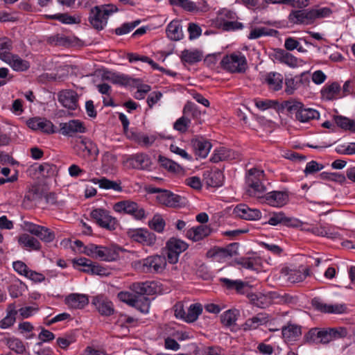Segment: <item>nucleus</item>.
<instances>
[{
	"label": "nucleus",
	"mask_w": 355,
	"mask_h": 355,
	"mask_svg": "<svg viewBox=\"0 0 355 355\" xmlns=\"http://www.w3.org/2000/svg\"><path fill=\"white\" fill-rule=\"evenodd\" d=\"M191 145L196 155L200 158H205L211 148V143L203 138H196L191 139Z\"/></svg>",
	"instance_id": "nucleus-26"
},
{
	"label": "nucleus",
	"mask_w": 355,
	"mask_h": 355,
	"mask_svg": "<svg viewBox=\"0 0 355 355\" xmlns=\"http://www.w3.org/2000/svg\"><path fill=\"white\" fill-rule=\"evenodd\" d=\"M58 98L62 105L69 110H75L78 107V95L73 90L65 89L60 92Z\"/></svg>",
	"instance_id": "nucleus-19"
},
{
	"label": "nucleus",
	"mask_w": 355,
	"mask_h": 355,
	"mask_svg": "<svg viewBox=\"0 0 355 355\" xmlns=\"http://www.w3.org/2000/svg\"><path fill=\"white\" fill-rule=\"evenodd\" d=\"M12 41L8 37L0 38V59L2 60V56L4 54H11L10 51L12 49Z\"/></svg>",
	"instance_id": "nucleus-64"
},
{
	"label": "nucleus",
	"mask_w": 355,
	"mask_h": 355,
	"mask_svg": "<svg viewBox=\"0 0 355 355\" xmlns=\"http://www.w3.org/2000/svg\"><path fill=\"white\" fill-rule=\"evenodd\" d=\"M90 181L95 184H98L99 187L103 189H111L116 192L123 191L120 180L113 181L103 177L101 178H93Z\"/></svg>",
	"instance_id": "nucleus-33"
},
{
	"label": "nucleus",
	"mask_w": 355,
	"mask_h": 355,
	"mask_svg": "<svg viewBox=\"0 0 355 355\" xmlns=\"http://www.w3.org/2000/svg\"><path fill=\"white\" fill-rule=\"evenodd\" d=\"M23 229L31 234L35 235L44 243H51L55 238V232L51 229L31 222L24 221Z\"/></svg>",
	"instance_id": "nucleus-4"
},
{
	"label": "nucleus",
	"mask_w": 355,
	"mask_h": 355,
	"mask_svg": "<svg viewBox=\"0 0 355 355\" xmlns=\"http://www.w3.org/2000/svg\"><path fill=\"white\" fill-rule=\"evenodd\" d=\"M322 344H328L330 342L345 338L347 335V330L345 327H326L322 328Z\"/></svg>",
	"instance_id": "nucleus-18"
},
{
	"label": "nucleus",
	"mask_w": 355,
	"mask_h": 355,
	"mask_svg": "<svg viewBox=\"0 0 355 355\" xmlns=\"http://www.w3.org/2000/svg\"><path fill=\"white\" fill-rule=\"evenodd\" d=\"M334 121L336 125L342 129L355 132V119H350L343 116H336Z\"/></svg>",
	"instance_id": "nucleus-49"
},
{
	"label": "nucleus",
	"mask_w": 355,
	"mask_h": 355,
	"mask_svg": "<svg viewBox=\"0 0 355 355\" xmlns=\"http://www.w3.org/2000/svg\"><path fill=\"white\" fill-rule=\"evenodd\" d=\"M191 124V119H187L182 114L181 117L176 120L173 123V128L180 133H185Z\"/></svg>",
	"instance_id": "nucleus-58"
},
{
	"label": "nucleus",
	"mask_w": 355,
	"mask_h": 355,
	"mask_svg": "<svg viewBox=\"0 0 355 355\" xmlns=\"http://www.w3.org/2000/svg\"><path fill=\"white\" fill-rule=\"evenodd\" d=\"M2 57V60L15 71H26L31 67L30 62L28 60L21 58L17 54H4Z\"/></svg>",
	"instance_id": "nucleus-16"
},
{
	"label": "nucleus",
	"mask_w": 355,
	"mask_h": 355,
	"mask_svg": "<svg viewBox=\"0 0 355 355\" xmlns=\"http://www.w3.org/2000/svg\"><path fill=\"white\" fill-rule=\"evenodd\" d=\"M311 305L317 311L324 313L341 314L346 313L347 310L345 304H326L318 297L311 300Z\"/></svg>",
	"instance_id": "nucleus-14"
},
{
	"label": "nucleus",
	"mask_w": 355,
	"mask_h": 355,
	"mask_svg": "<svg viewBox=\"0 0 355 355\" xmlns=\"http://www.w3.org/2000/svg\"><path fill=\"white\" fill-rule=\"evenodd\" d=\"M202 311V306L200 304H192L187 311L186 322H193Z\"/></svg>",
	"instance_id": "nucleus-50"
},
{
	"label": "nucleus",
	"mask_w": 355,
	"mask_h": 355,
	"mask_svg": "<svg viewBox=\"0 0 355 355\" xmlns=\"http://www.w3.org/2000/svg\"><path fill=\"white\" fill-rule=\"evenodd\" d=\"M234 214L236 216L248 220H259L261 217V213L257 209H251L244 204L237 205L234 209Z\"/></svg>",
	"instance_id": "nucleus-21"
},
{
	"label": "nucleus",
	"mask_w": 355,
	"mask_h": 355,
	"mask_svg": "<svg viewBox=\"0 0 355 355\" xmlns=\"http://www.w3.org/2000/svg\"><path fill=\"white\" fill-rule=\"evenodd\" d=\"M150 306V300L147 296H136L132 307L142 313H148Z\"/></svg>",
	"instance_id": "nucleus-46"
},
{
	"label": "nucleus",
	"mask_w": 355,
	"mask_h": 355,
	"mask_svg": "<svg viewBox=\"0 0 355 355\" xmlns=\"http://www.w3.org/2000/svg\"><path fill=\"white\" fill-rule=\"evenodd\" d=\"M298 223L297 220L286 216L282 211L272 213L268 221V223L271 225L282 224L288 227H297Z\"/></svg>",
	"instance_id": "nucleus-29"
},
{
	"label": "nucleus",
	"mask_w": 355,
	"mask_h": 355,
	"mask_svg": "<svg viewBox=\"0 0 355 355\" xmlns=\"http://www.w3.org/2000/svg\"><path fill=\"white\" fill-rule=\"evenodd\" d=\"M282 333L285 342L291 343L300 338L302 335V329L299 325L288 324L282 328Z\"/></svg>",
	"instance_id": "nucleus-30"
},
{
	"label": "nucleus",
	"mask_w": 355,
	"mask_h": 355,
	"mask_svg": "<svg viewBox=\"0 0 355 355\" xmlns=\"http://www.w3.org/2000/svg\"><path fill=\"white\" fill-rule=\"evenodd\" d=\"M102 78L120 85H126L130 83V78L127 76L110 71H105L102 75Z\"/></svg>",
	"instance_id": "nucleus-35"
},
{
	"label": "nucleus",
	"mask_w": 355,
	"mask_h": 355,
	"mask_svg": "<svg viewBox=\"0 0 355 355\" xmlns=\"http://www.w3.org/2000/svg\"><path fill=\"white\" fill-rule=\"evenodd\" d=\"M302 38H295L293 37H288L284 41V48L289 51L297 50L300 53H305L306 50L300 44V40Z\"/></svg>",
	"instance_id": "nucleus-48"
},
{
	"label": "nucleus",
	"mask_w": 355,
	"mask_h": 355,
	"mask_svg": "<svg viewBox=\"0 0 355 355\" xmlns=\"http://www.w3.org/2000/svg\"><path fill=\"white\" fill-rule=\"evenodd\" d=\"M264 172L256 168H251L246 175L245 182L248 186V193L250 196L260 198L266 191L263 185Z\"/></svg>",
	"instance_id": "nucleus-1"
},
{
	"label": "nucleus",
	"mask_w": 355,
	"mask_h": 355,
	"mask_svg": "<svg viewBox=\"0 0 355 355\" xmlns=\"http://www.w3.org/2000/svg\"><path fill=\"white\" fill-rule=\"evenodd\" d=\"M149 193H158L157 196V201L167 207H176L182 204L183 198L180 196L174 194L169 191L153 187L149 189Z\"/></svg>",
	"instance_id": "nucleus-6"
},
{
	"label": "nucleus",
	"mask_w": 355,
	"mask_h": 355,
	"mask_svg": "<svg viewBox=\"0 0 355 355\" xmlns=\"http://www.w3.org/2000/svg\"><path fill=\"white\" fill-rule=\"evenodd\" d=\"M137 207V203L129 200L119 201L113 205L114 211L125 214H129L132 209Z\"/></svg>",
	"instance_id": "nucleus-41"
},
{
	"label": "nucleus",
	"mask_w": 355,
	"mask_h": 355,
	"mask_svg": "<svg viewBox=\"0 0 355 355\" xmlns=\"http://www.w3.org/2000/svg\"><path fill=\"white\" fill-rule=\"evenodd\" d=\"M265 82L270 89L279 91L282 87L283 76L279 73L270 72L266 75Z\"/></svg>",
	"instance_id": "nucleus-38"
},
{
	"label": "nucleus",
	"mask_w": 355,
	"mask_h": 355,
	"mask_svg": "<svg viewBox=\"0 0 355 355\" xmlns=\"http://www.w3.org/2000/svg\"><path fill=\"white\" fill-rule=\"evenodd\" d=\"M237 312L236 310L230 309L223 313L220 315L221 323L227 327L234 325L237 320Z\"/></svg>",
	"instance_id": "nucleus-51"
},
{
	"label": "nucleus",
	"mask_w": 355,
	"mask_h": 355,
	"mask_svg": "<svg viewBox=\"0 0 355 355\" xmlns=\"http://www.w3.org/2000/svg\"><path fill=\"white\" fill-rule=\"evenodd\" d=\"M220 281L227 289H235L239 293H244L243 290L248 285L241 280H232L227 278H220Z\"/></svg>",
	"instance_id": "nucleus-44"
},
{
	"label": "nucleus",
	"mask_w": 355,
	"mask_h": 355,
	"mask_svg": "<svg viewBox=\"0 0 355 355\" xmlns=\"http://www.w3.org/2000/svg\"><path fill=\"white\" fill-rule=\"evenodd\" d=\"M301 230L311 232L318 236L327 237L331 239H339L340 234L335 231V227L329 224H320L319 226H309L306 223H301Z\"/></svg>",
	"instance_id": "nucleus-5"
},
{
	"label": "nucleus",
	"mask_w": 355,
	"mask_h": 355,
	"mask_svg": "<svg viewBox=\"0 0 355 355\" xmlns=\"http://www.w3.org/2000/svg\"><path fill=\"white\" fill-rule=\"evenodd\" d=\"M86 128L84 123L78 119L70 120L60 124V132L62 135L72 137L76 133H84Z\"/></svg>",
	"instance_id": "nucleus-17"
},
{
	"label": "nucleus",
	"mask_w": 355,
	"mask_h": 355,
	"mask_svg": "<svg viewBox=\"0 0 355 355\" xmlns=\"http://www.w3.org/2000/svg\"><path fill=\"white\" fill-rule=\"evenodd\" d=\"M28 126L33 130H40L46 133H53V124L50 121L40 119L33 118L29 119L27 122Z\"/></svg>",
	"instance_id": "nucleus-27"
},
{
	"label": "nucleus",
	"mask_w": 355,
	"mask_h": 355,
	"mask_svg": "<svg viewBox=\"0 0 355 355\" xmlns=\"http://www.w3.org/2000/svg\"><path fill=\"white\" fill-rule=\"evenodd\" d=\"M73 149L76 154L82 158H87L92 155H97L98 153L96 145L86 137H80L76 139Z\"/></svg>",
	"instance_id": "nucleus-7"
},
{
	"label": "nucleus",
	"mask_w": 355,
	"mask_h": 355,
	"mask_svg": "<svg viewBox=\"0 0 355 355\" xmlns=\"http://www.w3.org/2000/svg\"><path fill=\"white\" fill-rule=\"evenodd\" d=\"M144 271L148 272H161L166 266V259L162 255H153L142 260Z\"/></svg>",
	"instance_id": "nucleus-11"
},
{
	"label": "nucleus",
	"mask_w": 355,
	"mask_h": 355,
	"mask_svg": "<svg viewBox=\"0 0 355 355\" xmlns=\"http://www.w3.org/2000/svg\"><path fill=\"white\" fill-rule=\"evenodd\" d=\"M18 242L22 248L30 251H38L42 248V245L38 239L28 234L20 235L18 238Z\"/></svg>",
	"instance_id": "nucleus-32"
},
{
	"label": "nucleus",
	"mask_w": 355,
	"mask_h": 355,
	"mask_svg": "<svg viewBox=\"0 0 355 355\" xmlns=\"http://www.w3.org/2000/svg\"><path fill=\"white\" fill-rule=\"evenodd\" d=\"M6 343L8 348L17 354H22L25 351L26 348L22 341L16 338H6Z\"/></svg>",
	"instance_id": "nucleus-53"
},
{
	"label": "nucleus",
	"mask_w": 355,
	"mask_h": 355,
	"mask_svg": "<svg viewBox=\"0 0 355 355\" xmlns=\"http://www.w3.org/2000/svg\"><path fill=\"white\" fill-rule=\"evenodd\" d=\"M263 201L270 206L281 207L286 205L289 200L288 191H272L262 195L260 198Z\"/></svg>",
	"instance_id": "nucleus-13"
},
{
	"label": "nucleus",
	"mask_w": 355,
	"mask_h": 355,
	"mask_svg": "<svg viewBox=\"0 0 355 355\" xmlns=\"http://www.w3.org/2000/svg\"><path fill=\"white\" fill-rule=\"evenodd\" d=\"M116 10V8H114L113 6L110 5L95 6L90 10L89 21L96 30H103L107 25L109 17Z\"/></svg>",
	"instance_id": "nucleus-2"
},
{
	"label": "nucleus",
	"mask_w": 355,
	"mask_h": 355,
	"mask_svg": "<svg viewBox=\"0 0 355 355\" xmlns=\"http://www.w3.org/2000/svg\"><path fill=\"white\" fill-rule=\"evenodd\" d=\"M202 59V54L198 50H187L182 51L181 60L183 62L194 64L200 62Z\"/></svg>",
	"instance_id": "nucleus-40"
},
{
	"label": "nucleus",
	"mask_w": 355,
	"mask_h": 355,
	"mask_svg": "<svg viewBox=\"0 0 355 355\" xmlns=\"http://www.w3.org/2000/svg\"><path fill=\"white\" fill-rule=\"evenodd\" d=\"M230 254L223 248H215L209 250L207 253L208 257L214 258L218 261H221L223 259L230 257Z\"/></svg>",
	"instance_id": "nucleus-59"
},
{
	"label": "nucleus",
	"mask_w": 355,
	"mask_h": 355,
	"mask_svg": "<svg viewBox=\"0 0 355 355\" xmlns=\"http://www.w3.org/2000/svg\"><path fill=\"white\" fill-rule=\"evenodd\" d=\"M92 304L102 315L110 316L114 313L113 303L103 295L94 297Z\"/></svg>",
	"instance_id": "nucleus-20"
},
{
	"label": "nucleus",
	"mask_w": 355,
	"mask_h": 355,
	"mask_svg": "<svg viewBox=\"0 0 355 355\" xmlns=\"http://www.w3.org/2000/svg\"><path fill=\"white\" fill-rule=\"evenodd\" d=\"M76 263L86 268L83 269L84 272H91L92 274L102 275V268L96 265L92 264V262L86 258H80L76 261Z\"/></svg>",
	"instance_id": "nucleus-45"
},
{
	"label": "nucleus",
	"mask_w": 355,
	"mask_h": 355,
	"mask_svg": "<svg viewBox=\"0 0 355 355\" xmlns=\"http://www.w3.org/2000/svg\"><path fill=\"white\" fill-rule=\"evenodd\" d=\"M302 106L303 104L301 102L295 100L286 101L282 103V107L286 109L289 114H295V119Z\"/></svg>",
	"instance_id": "nucleus-52"
},
{
	"label": "nucleus",
	"mask_w": 355,
	"mask_h": 355,
	"mask_svg": "<svg viewBox=\"0 0 355 355\" xmlns=\"http://www.w3.org/2000/svg\"><path fill=\"white\" fill-rule=\"evenodd\" d=\"M155 284L153 282H136L131 285L130 289L136 296H146L155 293Z\"/></svg>",
	"instance_id": "nucleus-28"
},
{
	"label": "nucleus",
	"mask_w": 355,
	"mask_h": 355,
	"mask_svg": "<svg viewBox=\"0 0 355 355\" xmlns=\"http://www.w3.org/2000/svg\"><path fill=\"white\" fill-rule=\"evenodd\" d=\"M48 17L51 19L58 20L59 21L66 24H73L79 22V21H78L76 18H75L73 16L69 15L67 13L49 15Z\"/></svg>",
	"instance_id": "nucleus-62"
},
{
	"label": "nucleus",
	"mask_w": 355,
	"mask_h": 355,
	"mask_svg": "<svg viewBox=\"0 0 355 355\" xmlns=\"http://www.w3.org/2000/svg\"><path fill=\"white\" fill-rule=\"evenodd\" d=\"M204 181L208 187H218L223 184L224 175L218 168H213L204 172Z\"/></svg>",
	"instance_id": "nucleus-22"
},
{
	"label": "nucleus",
	"mask_w": 355,
	"mask_h": 355,
	"mask_svg": "<svg viewBox=\"0 0 355 355\" xmlns=\"http://www.w3.org/2000/svg\"><path fill=\"white\" fill-rule=\"evenodd\" d=\"M85 253L93 258L100 259L106 261L114 260L117 257L116 254L112 249L95 244L87 245L85 248Z\"/></svg>",
	"instance_id": "nucleus-8"
},
{
	"label": "nucleus",
	"mask_w": 355,
	"mask_h": 355,
	"mask_svg": "<svg viewBox=\"0 0 355 355\" xmlns=\"http://www.w3.org/2000/svg\"><path fill=\"white\" fill-rule=\"evenodd\" d=\"M320 178L324 180L334 181L340 184L345 182L346 180L345 175L340 173L322 172L320 174Z\"/></svg>",
	"instance_id": "nucleus-60"
},
{
	"label": "nucleus",
	"mask_w": 355,
	"mask_h": 355,
	"mask_svg": "<svg viewBox=\"0 0 355 355\" xmlns=\"http://www.w3.org/2000/svg\"><path fill=\"white\" fill-rule=\"evenodd\" d=\"M166 34L171 40L178 41L182 38V26L179 21L173 20L167 26Z\"/></svg>",
	"instance_id": "nucleus-36"
},
{
	"label": "nucleus",
	"mask_w": 355,
	"mask_h": 355,
	"mask_svg": "<svg viewBox=\"0 0 355 355\" xmlns=\"http://www.w3.org/2000/svg\"><path fill=\"white\" fill-rule=\"evenodd\" d=\"M268 322V319L264 314L259 313L257 315L248 319L245 322V329H255L260 325Z\"/></svg>",
	"instance_id": "nucleus-47"
},
{
	"label": "nucleus",
	"mask_w": 355,
	"mask_h": 355,
	"mask_svg": "<svg viewBox=\"0 0 355 355\" xmlns=\"http://www.w3.org/2000/svg\"><path fill=\"white\" fill-rule=\"evenodd\" d=\"M189 247V245L175 238H171L166 243L167 250L173 251L179 254L185 251Z\"/></svg>",
	"instance_id": "nucleus-43"
},
{
	"label": "nucleus",
	"mask_w": 355,
	"mask_h": 355,
	"mask_svg": "<svg viewBox=\"0 0 355 355\" xmlns=\"http://www.w3.org/2000/svg\"><path fill=\"white\" fill-rule=\"evenodd\" d=\"M125 164L133 169L149 171L152 162L147 154L141 153L129 156L125 160Z\"/></svg>",
	"instance_id": "nucleus-12"
},
{
	"label": "nucleus",
	"mask_w": 355,
	"mask_h": 355,
	"mask_svg": "<svg viewBox=\"0 0 355 355\" xmlns=\"http://www.w3.org/2000/svg\"><path fill=\"white\" fill-rule=\"evenodd\" d=\"M182 114L186 116L187 119H193L196 121L200 119L201 116V112L199 110L198 106L191 101L186 103L183 107Z\"/></svg>",
	"instance_id": "nucleus-42"
},
{
	"label": "nucleus",
	"mask_w": 355,
	"mask_h": 355,
	"mask_svg": "<svg viewBox=\"0 0 355 355\" xmlns=\"http://www.w3.org/2000/svg\"><path fill=\"white\" fill-rule=\"evenodd\" d=\"M222 67L231 73H244L248 69L245 56L241 52L233 53L223 57L220 62Z\"/></svg>",
	"instance_id": "nucleus-3"
},
{
	"label": "nucleus",
	"mask_w": 355,
	"mask_h": 355,
	"mask_svg": "<svg viewBox=\"0 0 355 355\" xmlns=\"http://www.w3.org/2000/svg\"><path fill=\"white\" fill-rule=\"evenodd\" d=\"M169 1L171 5L180 6L187 11H198V8L196 3L189 0H169Z\"/></svg>",
	"instance_id": "nucleus-61"
},
{
	"label": "nucleus",
	"mask_w": 355,
	"mask_h": 355,
	"mask_svg": "<svg viewBox=\"0 0 355 355\" xmlns=\"http://www.w3.org/2000/svg\"><path fill=\"white\" fill-rule=\"evenodd\" d=\"M275 293H268L267 295L259 293L257 294H252L250 300L252 303L261 309L266 308L270 304L272 299L274 297Z\"/></svg>",
	"instance_id": "nucleus-37"
},
{
	"label": "nucleus",
	"mask_w": 355,
	"mask_h": 355,
	"mask_svg": "<svg viewBox=\"0 0 355 355\" xmlns=\"http://www.w3.org/2000/svg\"><path fill=\"white\" fill-rule=\"evenodd\" d=\"M91 217L101 227L107 230H114L117 225V220L111 216L108 211L103 209H95L91 212Z\"/></svg>",
	"instance_id": "nucleus-9"
},
{
	"label": "nucleus",
	"mask_w": 355,
	"mask_h": 355,
	"mask_svg": "<svg viewBox=\"0 0 355 355\" xmlns=\"http://www.w3.org/2000/svg\"><path fill=\"white\" fill-rule=\"evenodd\" d=\"M127 234L132 241L144 245L152 246L156 242V236L146 229H130Z\"/></svg>",
	"instance_id": "nucleus-10"
},
{
	"label": "nucleus",
	"mask_w": 355,
	"mask_h": 355,
	"mask_svg": "<svg viewBox=\"0 0 355 355\" xmlns=\"http://www.w3.org/2000/svg\"><path fill=\"white\" fill-rule=\"evenodd\" d=\"M211 233V229L206 225H200L187 230L186 236L193 241L197 242L207 237Z\"/></svg>",
	"instance_id": "nucleus-23"
},
{
	"label": "nucleus",
	"mask_w": 355,
	"mask_h": 355,
	"mask_svg": "<svg viewBox=\"0 0 355 355\" xmlns=\"http://www.w3.org/2000/svg\"><path fill=\"white\" fill-rule=\"evenodd\" d=\"M158 162L160 166L166 169L168 172L180 175L184 174V170L180 165L163 155H159Z\"/></svg>",
	"instance_id": "nucleus-34"
},
{
	"label": "nucleus",
	"mask_w": 355,
	"mask_h": 355,
	"mask_svg": "<svg viewBox=\"0 0 355 355\" xmlns=\"http://www.w3.org/2000/svg\"><path fill=\"white\" fill-rule=\"evenodd\" d=\"M274 57L281 63L285 64L290 67L294 68L298 66V59L284 49H276L274 53Z\"/></svg>",
	"instance_id": "nucleus-31"
},
{
	"label": "nucleus",
	"mask_w": 355,
	"mask_h": 355,
	"mask_svg": "<svg viewBox=\"0 0 355 355\" xmlns=\"http://www.w3.org/2000/svg\"><path fill=\"white\" fill-rule=\"evenodd\" d=\"M47 42L54 46H66L69 44L70 40L63 34L57 33L48 37Z\"/></svg>",
	"instance_id": "nucleus-57"
},
{
	"label": "nucleus",
	"mask_w": 355,
	"mask_h": 355,
	"mask_svg": "<svg viewBox=\"0 0 355 355\" xmlns=\"http://www.w3.org/2000/svg\"><path fill=\"white\" fill-rule=\"evenodd\" d=\"M288 279L291 283H298L304 281L309 275V270L306 269L304 272L297 270H291L288 272Z\"/></svg>",
	"instance_id": "nucleus-56"
},
{
	"label": "nucleus",
	"mask_w": 355,
	"mask_h": 355,
	"mask_svg": "<svg viewBox=\"0 0 355 355\" xmlns=\"http://www.w3.org/2000/svg\"><path fill=\"white\" fill-rule=\"evenodd\" d=\"M65 304L71 309H81L89 303L87 295L80 293H71L65 297Z\"/></svg>",
	"instance_id": "nucleus-25"
},
{
	"label": "nucleus",
	"mask_w": 355,
	"mask_h": 355,
	"mask_svg": "<svg viewBox=\"0 0 355 355\" xmlns=\"http://www.w3.org/2000/svg\"><path fill=\"white\" fill-rule=\"evenodd\" d=\"M322 338V328H313L310 329L304 336V338L308 343H321Z\"/></svg>",
	"instance_id": "nucleus-54"
},
{
	"label": "nucleus",
	"mask_w": 355,
	"mask_h": 355,
	"mask_svg": "<svg viewBox=\"0 0 355 355\" xmlns=\"http://www.w3.org/2000/svg\"><path fill=\"white\" fill-rule=\"evenodd\" d=\"M139 24V21L124 23L120 27L116 28L114 30V33L117 35H123L125 34H128L130 31H132Z\"/></svg>",
	"instance_id": "nucleus-63"
},
{
	"label": "nucleus",
	"mask_w": 355,
	"mask_h": 355,
	"mask_svg": "<svg viewBox=\"0 0 355 355\" xmlns=\"http://www.w3.org/2000/svg\"><path fill=\"white\" fill-rule=\"evenodd\" d=\"M313 16L312 9L297 10L291 12L288 19L295 24L309 25L315 21Z\"/></svg>",
	"instance_id": "nucleus-15"
},
{
	"label": "nucleus",
	"mask_w": 355,
	"mask_h": 355,
	"mask_svg": "<svg viewBox=\"0 0 355 355\" xmlns=\"http://www.w3.org/2000/svg\"><path fill=\"white\" fill-rule=\"evenodd\" d=\"M165 225V220L159 214L154 215L153 218L148 222V226L150 228L158 233L164 232Z\"/></svg>",
	"instance_id": "nucleus-55"
},
{
	"label": "nucleus",
	"mask_w": 355,
	"mask_h": 355,
	"mask_svg": "<svg viewBox=\"0 0 355 355\" xmlns=\"http://www.w3.org/2000/svg\"><path fill=\"white\" fill-rule=\"evenodd\" d=\"M320 118V113L315 109L307 108L304 105L299 114L297 115V120L302 122L306 123L311 120L318 119Z\"/></svg>",
	"instance_id": "nucleus-39"
},
{
	"label": "nucleus",
	"mask_w": 355,
	"mask_h": 355,
	"mask_svg": "<svg viewBox=\"0 0 355 355\" xmlns=\"http://www.w3.org/2000/svg\"><path fill=\"white\" fill-rule=\"evenodd\" d=\"M321 96L325 101H334L341 98V87L339 83L334 82L331 84H327L321 89Z\"/></svg>",
	"instance_id": "nucleus-24"
}]
</instances>
